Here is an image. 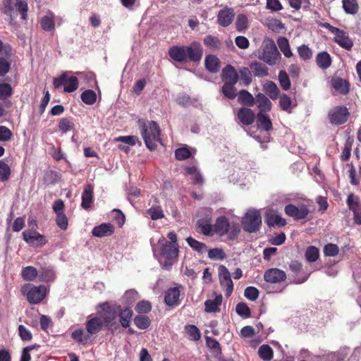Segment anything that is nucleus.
Masks as SVG:
<instances>
[{
  "instance_id": "48",
  "label": "nucleus",
  "mask_w": 361,
  "mask_h": 361,
  "mask_svg": "<svg viewBox=\"0 0 361 361\" xmlns=\"http://www.w3.org/2000/svg\"><path fill=\"white\" fill-rule=\"evenodd\" d=\"M204 44L210 49H218L221 45L220 40L212 35H207L204 37Z\"/></svg>"
},
{
  "instance_id": "33",
  "label": "nucleus",
  "mask_w": 361,
  "mask_h": 361,
  "mask_svg": "<svg viewBox=\"0 0 361 361\" xmlns=\"http://www.w3.org/2000/svg\"><path fill=\"white\" fill-rule=\"evenodd\" d=\"M263 90L271 99L275 100L278 98L279 89L274 82L268 81L264 83Z\"/></svg>"
},
{
  "instance_id": "23",
  "label": "nucleus",
  "mask_w": 361,
  "mask_h": 361,
  "mask_svg": "<svg viewBox=\"0 0 361 361\" xmlns=\"http://www.w3.org/2000/svg\"><path fill=\"white\" fill-rule=\"evenodd\" d=\"M255 102L257 104V108L259 110V113H264L269 111L271 109V101L262 93H259L256 95Z\"/></svg>"
},
{
  "instance_id": "24",
  "label": "nucleus",
  "mask_w": 361,
  "mask_h": 361,
  "mask_svg": "<svg viewBox=\"0 0 361 361\" xmlns=\"http://www.w3.org/2000/svg\"><path fill=\"white\" fill-rule=\"evenodd\" d=\"M180 295L179 287L171 288L167 290L165 295V302L167 305H177Z\"/></svg>"
},
{
  "instance_id": "45",
  "label": "nucleus",
  "mask_w": 361,
  "mask_h": 361,
  "mask_svg": "<svg viewBox=\"0 0 361 361\" xmlns=\"http://www.w3.org/2000/svg\"><path fill=\"white\" fill-rule=\"evenodd\" d=\"M319 255V249L314 246H309L305 252L306 259L310 262H315Z\"/></svg>"
},
{
  "instance_id": "38",
  "label": "nucleus",
  "mask_w": 361,
  "mask_h": 361,
  "mask_svg": "<svg viewBox=\"0 0 361 361\" xmlns=\"http://www.w3.org/2000/svg\"><path fill=\"white\" fill-rule=\"evenodd\" d=\"M73 339L79 343L86 344L90 340V334H86L82 329H77L72 333Z\"/></svg>"
},
{
  "instance_id": "50",
  "label": "nucleus",
  "mask_w": 361,
  "mask_h": 361,
  "mask_svg": "<svg viewBox=\"0 0 361 361\" xmlns=\"http://www.w3.org/2000/svg\"><path fill=\"white\" fill-rule=\"evenodd\" d=\"M208 257L213 260H221L226 257V254L222 249L214 248L209 250Z\"/></svg>"
},
{
  "instance_id": "5",
  "label": "nucleus",
  "mask_w": 361,
  "mask_h": 361,
  "mask_svg": "<svg viewBox=\"0 0 361 361\" xmlns=\"http://www.w3.org/2000/svg\"><path fill=\"white\" fill-rule=\"evenodd\" d=\"M97 314L103 320L104 326H106L112 332L119 328L117 322V311L115 307L110 306L108 303H103L97 307Z\"/></svg>"
},
{
  "instance_id": "13",
  "label": "nucleus",
  "mask_w": 361,
  "mask_h": 361,
  "mask_svg": "<svg viewBox=\"0 0 361 361\" xmlns=\"http://www.w3.org/2000/svg\"><path fill=\"white\" fill-rule=\"evenodd\" d=\"M23 240L32 247H42L47 243L46 238L35 230H27L23 233Z\"/></svg>"
},
{
  "instance_id": "63",
  "label": "nucleus",
  "mask_w": 361,
  "mask_h": 361,
  "mask_svg": "<svg viewBox=\"0 0 361 361\" xmlns=\"http://www.w3.org/2000/svg\"><path fill=\"white\" fill-rule=\"evenodd\" d=\"M139 298L138 293L135 290H129L123 295V300L128 304H131Z\"/></svg>"
},
{
  "instance_id": "55",
  "label": "nucleus",
  "mask_w": 361,
  "mask_h": 361,
  "mask_svg": "<svg viewBox=\"0 0 361 361\" xmlns=\"http://www.w3.org/2000/svg\"><path fill=\"white\" fill-rule=\"evenodd\" d=\"M236 29L239 32L244 31L247 27V18L245 15H238L235 22Z\"/></svg>"
},
{
  "instance_id": "20",
  "label": "nucleus",
  "mask_w": 361,
  "mask_h": 361,
  "mask_svg": "<svg viewBox=\"0 0 361 361\" xmlns=\"http://www.w3.org/2000/svg\"><path fill=\"white\" fill-rule=\"evenodd\" d=\"M237 117L241 123L249 126L254 122L256 116L252 110L243 107L238 111Z\"/></svg>"
},
{
  "instance_id": "59",
  "label": "nucleus",
  "mask_w": 361,
  "mask_h": 361,
  "mask_svg": "<svg viewBox=\"0 0 361 361\" xmlns=\"http://www.w3.org/2000/svg\"><path fill=\"white\" fill-rule=\"evenodd\" d=\"M11 170L8 164L0 161V180H7L9 178Z\"/></svg>"
},
{
  "instance_id": "8",
  "label": "nucleus",
  "mask_w": 361,
  "mask_h": 361,
  "mask_svg": "<svg viewBox=\"0 0 361 361\" xmlns=\"http://www.w3.org/2000/svg\"><path fill=\"white\" fill-rule=\"evenodd\" d=\"M21 292L26 295L30 303L37 304L44 298L47 288L44 286H35L32 284H25L21 288Z\"/></svg>"
},
{
  "instance_id": "35",
  "label": "nucleus",
  "mask_w": 361,
  "mask_h": 361,
  "mask_svg": "<svg viewBox=\"0 0 361 361\" xmlns=\"http://www.w3.org/2000/svg\"><path fill=\"white\" fill-rule=\"evenodd\" d=\"M277 44L280 50L286 57L290 58L293 56V53L290 50L288 40L286 37H279V39H277Z\"/></svg>"
},
{
  "instance_id": "26",
  "label": "nucleus",
  "mask_w": 361,
  "mask_h": 361,
  "mask_svg": "<svg viewBox=\"0 0 361 361\" xmlns=\"http://www.w3.org/2000/svg\"><path fill=\"white\" fill-rule=\"evenodd\" d=\"M222 78L224 83L235 84L238 80V75L234 68L227 66L223 69Z\"/></svg>"
},
{
  "instance_id": "30",
  "label": "nucleus",
  "mask_w": 361,
  "mask_h": 361,
  "mask_svg": "<svg viewBox=\"0 0 361 361\" xmlns=\"http://www.w3.org/2000/svg\"><path fill=\"white\" fill-rule=\"evenodd\" d=\"M205 66L212 73H216L220 68L219 59L214 55H209L205 58Z\"/></svg>"
},
{
  "instance_id": "6",
  "label": "nucleus",
  "mask_w": 361,
  "mask_h": 361,
  "mask_svg": "<svg viewBox=\"0 0 361 361\" xmlns=\"http://www.w3.org/2000/svg\"><path fill=\"white\" fill-rule=\"evenodd\" d=\"M262 224V216L259 210L255 208L249 209L242 220V225L245 231L253 233L258 231Z\"/></svg>"
},
{
  "instance_id": "49",
  "label": "nucleus",
  "mask_w": 361,
  "mask_h": 361,
  "mask_svg": "<svg viewBox=\"0 0 361 361\" xmlns=\"http://www.w3.org/2000/svg\"><path fill=\"white\" fill-rule=\"evenodd\" d=\"M233 83H224L222 87L224 94L228 99H233L236 97V90Z\"/></svg>"
},
{
  "instance_id": "60",
  "label": "nucleus",
  "mask_w": 361,
  "mask_h": 361,
  "mask_svg": "<svg viewBox=\"0 0 361 361\" xmlns=\"http://www.w3.org/2000/svg\"><path fill=\"white\" fill-rule=\"evenodd\" d=\"M347 203L349 207V208L353 211L355 212L357 209H361L360 205L358 202V199L355 196H354L353 194H350L348 197Z\"/></svg>"
},
{
  "instance_id": "31",
  "label": "nucleus",
  "mask_w": 361,
  "mask_h": 361,
  "mask_svg": "<svg viewBox=\"0 0 361 361\" xmlns=\"http://www.w3.org/2000/svg\"><path fill=\"white\" fill-rule=\"evenodd\" d=\"M316 62H317V66L319 68H321L322 69H326L331 64V59L330 55L327 52L322 51V52H319L317 55Z\"/></svg>"
},
{
  "instance_id": "2",
  "label": "nucleus",
  "mask_w": 361,
  "mask_h": 361,
  "mask_svg": "<svg viewBox=\"0 0 361 361\" xmlns=\"http://www.w3.org/2000/svg\"><path fill=\"white\" fill-rule=\"evenodd\" d=\"M178 252V245L169 243L164 237H161L157 244L153 246L154 255L166 269H170L177 260Z\"/></svg>"
},
{
  "instance_id": "53",
  "label": "nucleus",
  "mask_w": 361,
  "mask_h": 361,
  "mask_svg": "<svg viewBox=\"0 0 361 361\" xmlns=\"http://www.w3.org/2000/svg\"><path fill=\"white\" fill-rule=\"evenodd\" d=\"M235 310L238 314L244 318H247L250 316V310L248 306L243 302H240L236 305Z\"/></svg>"
},
{
  "instance_id": "44",
  "label": "nucleus",
  "mask_w": 361,
  "mask_h": 361,
  "mask_svg": "<svg viewBox=\"0 0 361 361\" xmlns=\"http://www.w3.org/2000/svg\"><path fill=\"white\" fill-rule=\"evenodd\" d=\"M81 99L86 104H93L97 99L96 93L91 90H85L81 94Z\"/></svg>"
},
{
  "instance_id": "62",
  "label": "nucleus",
  "mask_w": 361,
  "mask_h": 361,
  "mask_svg": "<svg viewBox=\"0 0 361 361\" xmlns=\"http://www.w3.org/2000/svg\"><path fill=\"white\" fill-rule=\"evenodd\" d=\"M291 104H292V102H291L290 98L288 96H287L286 94H283L280 97L279 105L283 111H289V109L291 106Z\"/></svg>"
},
{
  "instance_id": "52",
  "label": "nucleus",
  "mask_w": 361,
  "mask_h": 361,
  "mask_svg": "<svg viewBox=\"0 0 361 361\" xmlns=\"http://www.w3.org/2000/svg\"><path fill=\"white\" fill-rule=\"evenodd\" d=\"M298 52L300 57L305 61L310 59L312 56V50L307 46L304 44L298 48Z\"/></svg>"
},
{
  "instance_id": "47",
  "label": "nucleus",
  "mask_w": 361,
  "mask_h": 361,
  "mask_svg": "<svg viewBox=\"0 0 361 361\" xmlns=\"http://www.w3.org/2000/svg\"><path fill=\"white\" fill-rule=\"evenodd\" d=\"M134 322L139 329H145L149 326L150 319L145 315H139L135 317Z\"/></svg>"
},
{
  "instance_id": "12",
  "label": "nucleus",
  "mask_w": 361,
  "mask_h": 361,
  "mask_svg": "<svg viewBox=\"0 0 361 361\" xmlns=\"http://www.w3.org/2000/svg\"><path fill=\"white\" fill-rule=\"evenodd\" d=\"M284 210L288 216L297 220L306 218L310 212L308 205L305 204H300L298 206L288 204L285 207Z\"/></svg>"
},
{
  "instance_id": "15",
  "label": "nucleus",
  "mask_w": 361,
  "mask_h": 361,
  "mask_svg": "<svg viewBox=\"0 0 361 361\" xmlns=\"http://www.w3.org/2000/svg\"><path fill=\"white\" fill-rule=\"evenodd\" d=\"M264 279L268 283L280 284L286 281V274L281 269L271 268L264 272Z\"/></svg>"
},
{
  "instance_id": "41",
  "label": "nucleus",
  "mask_w": 361,
  "mask_h": 361,
  "mask_svg": "<svg viewBox=\"0 0 361 361\" xmlns=\"http://www.w3.org/2000/svg\"><path fill=\"white\" fill-rule=\"evenodd\" d=\"M250 68L256 76L263 77L268 74V69L265 65L255 62L251 64Z\"/></svg>"
},
{
  "instance_id": "40",
  "label": "nucleus",
  "mask_w": 361,
  "mask_h": 361,
  "mask_svg": "<svg viewBox=\"0 0 361 361\" xmlns=\"http://www.w3.org/2000/svg\"><path fill=\"white\" fill-rule=\"evenodd\" d=\"M343 8L346 13L355 14L358 11V4L356 0H343Z\"/></svg>"
},
{
  "instance_id": "61",
  "label": "nucleus",
  "mask_w": 361,
  "mask_h": 361,
  "mask_svg": "<svg viewBox=\"0 0 361 361\" xmlns=\"http://www.w3.org/2000/svg\"><path fill=\"white\" fill-rule=\"evenodd\" d=\"M56 224L62 230H66L68 224V219L64 213L56 214Z\"/></svg>"
},
{
  "instance_id": "54",
  "label": "nucleus",
  "mask_w": 361,
  "mask_h": 361,
  "mask_svg": "<svg viewBox=\"0 0 361 361\" xmlns=\"http://www.w3.org/2000/svg\"><path fill=\"white\" fill-rule=\"evenodd\" d=\"M151 303L147 300H142L139 302L135 307V310L138 313H147L151 310Z\"/></svg>"
},
{
  "instance_id": "51",
  "label": "nucleus",
  "mask_w": 361,
  "mask_h": 361,
  "mask_svg": "<svg viewBox=\"0 0 361 361\" xmlns=\"http://www.w3.org/2000/svg\"><path fill=\"white\" fill-rule=\"evenodd\" d=\"M279 80L281 87L284 90H288L290 87V81L287 73L284 71H281L279 73Z\"/></svg>"
},
{
  "instance_id": "57",
  "label": "nucleus",
  "mask_w": 361,
  "mask_h": 361,
  "mask_svg": "<svg viewBox=\"0 0 361 361\" xmlns=\"http://www.w3.org/2000/svg\"><path fill=\"white\" fill-rule=\"evenodd\" d=\"M244 295L248 300L255 301L259 297V290L255 287L249 286L245 288Z\"/></svg>"
},
{
  "instance_id": "34",
  "label": "nucleus",
  "mask_w": 361,
  "mask_h": 361,
  "mask_svg": "<svg viewBox=\"0 0 361 361\" xmlns=\"http://www.w3.org/2000/svg\"><path fill=\"white\" fill-rule=\"evenodd\" d=\"M185 173L190 176V179L194 184H202L203 178L195 166H188L185 168Z\"/></svg>"
},
{
  "instance_id": "14",
  "label": "nucleus",
  "mask_w": 361,
  "mask_h": 361,
  "mask_svg": "<svg viewBox=\"0 0 361 361\" xmlns=\"http://www.w3.org/2000/svg\"><path fill=\"white\" fill-rule=\"evenodd\" d=\"M63 23V19L60 16H56L54 13L49 11L40 20V25L44 31L52 32L55 29V25H60Z\"/></svg>"
},
{
  "instance_id": "43",
  "label": "nucleus",
  "mask_w": 361,
  "mask_h": 361,
  "mask_svg": "<svg viewBox=\"0 0 361 361\" xmlns=\"http://www.w3.org/2000/svg\"><path fill=\"white\" fill-rule=\"evenodd\" d=\"M21 274L25 280L33 281L37 276V271L35 267L29 266L22 270Z\"/></svg>"
},
{
  "instance_id": "17",
  "label": "nucleus",
  "mask_w": 361,
  "mask_h": 361,
  "mask_svg": "<svg viewBox=\"0 0 361 361\" xmlns=\"http://www.w3.org/2000/svg\"><path fill=\"white\" fill-rule=\"evenodd\" d=\"M334 41L346 50H350L353 46V42L348 33L340 29L334 34Z\"/></svg>"
},
{
  "instance_id": "27",
  "label": "nucleus",
  "mask_w": 361,
  "mask_h": 361,
  "mask_svg": "<svg viewBox=\"0 0 361 361\" xmlns=\"http://www.w3.org/2000/svg\"><path fill=\"white\" fill-rule=\"evenodd\" d=\"M221 295H216L214 300H207L204 302L207 312H216L219 310V306L222 302Z\"/></svg>"
},
{
  "instance_id": "32",
  "label": "nucleus",
  "mask_w": 361,
  "mask_h": 361,
  "mask_svg": "<svg viewBox=\"0 0 361 361\" xmlns=\"http://www.w3.org/2000/svg\"><path fill=\"white\" fill-rule=\"evenodd\" d=\"M92 192L93 188L90 185H86L82 194V207L84 209L90 207L92 202Z\"/></svg>"
},
{
  "instance_id": "4",
  "label": "nucleus",
  "mask_w": 361,
  "mask_h": 361,
  "mask_svg": "<svg viewBox=\"0 0 361 361\" xmlns=\"http://www.w3.org/2000/svg\"><path fill=\"white\" fill-rule=\"evenodd\" d=\"M257 56L268 65L274 66L277 63L281 54L274 41L270 38H265L262 42V49L257 51Z\"/></svg>"
},
{
  "instance_id": "36",
  "label": "nucleus",
  "mask_w": 361,
  "mask_h": 361,
  "mask_svg": "<svg viewBox=\"0 0 361 361\" xmlns=\"http://www.w3.org/2000/svg\"><path fill=\"white\" fill-rule=\"evenodd\" d=\"M259 357L264 361H269L273 358L274 352L272 348L268 345H262L259 347L257 352Z\"/></svg>"
},
{
  "instance_id": "29",
  "label": "nucleus",
  "mask_w": 361,
  "mask_h": 361,
  "mask_svg": "<svg viewBox=\"0 0 361 361\" xmlns=\"http://www.w3.org/2000/svg\"><path fill=\"white\" fill-rule=\"evenodd\" d=\"M257 124L259 128H262L265 131L269 130L272 127L271 121L269 117L264 113H258L256 116Z\"/></svg>"
},
{
  "instance_id": "9",
  "label": "nucleus",
  "mask_w": 361,
  "mask_h": 361,
  "mask_svg": "<svg viewBox=\"0 0 361 361\" xmlns=\"http://www.w3.org/2000/svg\"><path fill=\"white\" fill-rule=\"evenodd\" d=\"M4 12L6 15L13 17L18 11L23 20L26 19L28 9L25 0H4Z\"/></svg>"
},
{
  "instance_id": "28",
  "label": "nucleus",
  "mask_w": 361,
  "mask_h": 361,
  "mask_svg": "<svg viewBox=\"0 0 361 361\" xmlns=\"http://www.w3.org/2000/svg\"><path fill=\"white\" fill-rule=\"evenodd\" d=\"M331 85L336 91L341 94H346L348 92L349 86L346 80L340 78H334L331 80Z\"/></svg>"
},
{
  "instance_id": "11",
  "label": "nucleus",
  "mask_w": 361,
  "mask_h": 361,
  "mask_svg": "<svg viewBox=\"0 0 361 361\" xmlns=\"http://www.w3.org/2000/svg\"><path fill=\"white\" fill-rule=\"evenodd\" d=\"M349 114L346 107L335 106L329 111L328 116L331 124L338 126L347 121Z\"/></svg>"
},
{
  "instance_id": "37",
  "label": "nucleus",
  "mask_w": 361,
  "mask_h": 361,
  "mask_svg": "<svg viewBox=\"0 0 361 361\" xmlns=\"http://www.w3.org/2000/svg\"><path fill=\"white\" fill-rule=\"evenodd\" d=\"M238 102L244 105L253 106L255 99L247 90L240 91L238 97Z\"/></svg>"
},
{
  "instance_id": "22",
  "label": "nucleus",
  "mask_w": 361,
  "mask_h": 361,
  "mask_svg": "<svg viewBox=\"0 0 361 361\" xmlns=\"http://www.w3.org/2000/svg\"><path fill=\"white\" fill-rule=\"evenodd\" d=\"M114 231V227L109 223L102 224L98 226H95L92 233L94 236L102 238L111 235Z\"/></svg>"
},
{
  "instance_id": "42",
  "label": "nucleus",
  "mask_w": 361,
  "mask_h": 361,
  "mask_svg": "<svg viewBox=\"0 0 361 361\" xmlns=\"http://www.w3.org/2000/svg\"><path fill=\"white\" fill-rule=\"evenodd\" d=\"M186 241L194 250L198 252L199 253H203L207 251V246L205 244L196 240L192 237H188L186 239Z\"/></svg>"
},
{
  "instance_id": "16",
  "label": "nucleus",
  "mask_w": 361,
  "mask_h": 361,
  "mask_svg": "<svg viewBox=\"0 0 361 361\" xmlns=\"http://www.w3.org/2000/svg\"><path fill=\"white\" fill-rule=\"evenodd\" d=\"M186 61H198L202 56L201 46L198 42H194L189 46H185Z\"/></svg>"
},
{
  "instance_id": "1",
  "label": "nucleus",
  "mask_w": 361,
  "mask_h": 361,
  "mask_svg": "<svg viewBox=\"0 0 361 361\" xmlns=\"http://www.w3.org/2000/svg\"><path fill=\"white\" fill-rule=\"evenodd\" d=\"M203 211L205 212L206 217L199 219L197 225L204 235L212 236L216 234L222 236L230 233L231 235L235 236L239 233V226L237 224H231L225 216L217 218L214 224H211L212 210L205 208Z\"/></svg>"
},
{
  "instance_id": "7",
  "label": "nucleus",
  "mask_w": 361,
  "mask_h": 361,
  "mask_svg": "<svg viewBox=\"0 0 361 361\" xmlns=\"http://www.w3.org/2000/svg\"><path fill=\"white\" fill-rule=\"evenodd\" d=\"M53 83L56 89L63 86V90L66 92H73L79 86L78 79L71 72H65L60 77L54 78Z\"/></svg>"
},
{
  "instance_id": "3",
  "label": "nucleus",
  "mask_w": 361,
  "mask_h": 361,
  "mask_svg": "<svg viewBox=\"0 0 361 361\" xmlns=\"http://www.w3.org/2000/svg\"><path fill=\"white\" fill-rule=\"evenodd\" d=\"M141 133L147 147L152 151L161 142L160 129L158 124L152 121H139Z\"/></svg>"
},
{
  "instance_id": "21",
  "label": "nucleus",
  "mask_w": 361,
  "mask_h": 361,
  "mask_svg": "<svg viewBox=\"0 0 361 361\" xmlns=\"http://www.w3.org/2000/svg\"><path fill=\"white\" fill-rule=\"evenodd\" d=\"M234 15L233 9L230 8H224L219 11L217 21L220 25L227 27L232 23Z\"/></svg>"
},
{
  "instance_id": "19",
  "label": "nucleus",
  "mask_w": 361,
  "mask_h": 361,
  "mask_svg": "<svg viewBox=\"0 0 361 361\" xmlns=\"http://www.w3.org/2000/svg\"><path fill=\"white\" fill-rule=\"evenodd\" d=\"M265 221L270 226H283L286 224V220L282 218L277 212L268 209L265 215Z\"/></svg>"
},
{
  "instance_id": "56",
  "label": "nucleus",
  "mask_w": 361,
  "mask_h": 361,
  "mask_svg": "<svg viewBox=\"0 0 361 361\" xmlns=\"http://www.w3.org/2000/svg\"><path fill=\"white\" fill-rule=\"evenodd\" d=\"M12 88L8 83H0V99H5L12 94Z\"/></svg>"
},
{
  "instance_id": "18",
  "label": "nucleus",
  "mask_w": 361,
  "mask_h": 361,
  "mask_svg": "<svg viewBox=\"0 0 361 361\" xmlns=\"http://www.w3.org/2000/svg\"><path fill=\"white\" fill-rule=\"evenodd\" d=\"M103 326V320L98 314L87 320L86 323V330L90 335L97 334Z\"/></svg>"
},
{
  "instance_id": "64",
  "label": "nucleus",
  "mask_w": 361,
  "mask_h": 361,
  "mask_svg": "<svg viewBox=\"0 0 361 361\" xmlns=\"http://www.w3.org/2000/svg\"><path fill=\"white\" fill-rule=\"evenodd\" d=\"M268 27L272 31L279 32L283 29V25L281 20L278 19H271L268 23Z\"/></svg>"
},
{
  "instance_id": "46",
  "label": "nucleus",
  "mask_w": 361,
  "mask_h": 361,
  "mask_svg": "<svg viewBox=\"0 0 361 361\" xmlns=\"http://www.w3.org/2000/svg\"><path fill=\"white\" fill-rule=\"evenodd\" d=\"M185 331H186L188 338L191 341H198L200 338V331L194 325L186 326Z\"/></svg>"
},
{
  "instance_id": "25",
  "label": "nucleus",
  "mask_w": 361,
  "mask_h": 361,
  "mask_svg": "<svg viewBox=\"0 0 361 361\" xmlns=\"http://www.w3.org/2000/svg\"><path fill=\"white\" fill-rule=\"evenodd\" d=\"M185 46H174L169 51L170 57L178 62H186Z\"/></svg>"
},
{
  "instance_id": "58",
  "label": "nucleus",
  "mask_w": 361,
  "mask_h": 361,
  "mask_svg": "<svg viewBox=\"0 0 361 361\" xmlns=\"http://www.w3.org/2000/svg\"><path fill=\"white\" fill-rule=\"evenodd\" d=\"M147 212L152 220L162 219L164 216L162 209L159 207H151Z\"/></svg>"
},
{
  "instance_id": "39",
  "label": "nucleus",
  "mask_w": 361,
  "mask_h": 361,
  "mask_svg": "<svg viewBox=\"0 0 361 361\" xmlns=\"http://www.w3.org/2000/svg\"><path fill=\"white\" fill-rule=\"evenodd\" d=\"M133 316V312L129 308L121 310L119 313L120 322L123 327L126 328L130 325Z\"/></svg>"
},
{
  "instance_id": "10",
  "label": "nucleus",
  "mask_w": 361,
  "mask_h": 361,
  "mask_svg": "<svg viewBox=\"0 0 361 361\" xmlns=\"http://www.w3.org/2000/svg\"><path fill=\"white\" fill-rule=\"evenodd\" d=\"M219 279L221 288L225 292L226 297H229L233 290V283L231 274L224 265H220L218 269Z\"/></svg>"
}]
</instances>
